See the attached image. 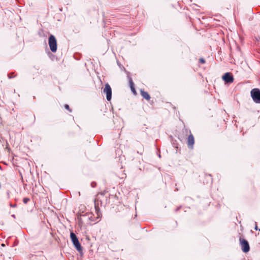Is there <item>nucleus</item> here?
Instances as JSON below:
<instances>
[{
  "instance_id": "f257e3e1",
  "label": "nucleus",
  "mask_w": 260,
  "mask_h": 260,
  "mask_svg": "<svg viewBox=\"0 0 260 260\" xmlns=\"http://www.w3.org/2000/svg\"><path fill=\"white\" fill-rule=\"evenodd\" d=\"M48 44L51 51L55 52L57 50V41L55 37L51 35L48 39Z\"/></svg>"
},
{
  "instance_id": "f03ea898",
  "label": "nucleus",
  "mask_w": 260,
  "mask_h": 260,
  "mask_svg": "<svg viewBox=\"0 0 260 260\" xmlns=\"http://www.w3.org/2000/svg\"><path fill=\"white\" fill-rule=\"evenodd\" d=\"M250 95L254 103L260 104V90L258 88L252 89Z\"/></svg>"
},
{
  "instance_id": "7ed1b4c3",
  "label": "nucleus",
  "mask_w": 260,
  "mask_h": 260,
  "mask_svg": "<svg viewBox=\"0 0 260 260\" xmlns=\"http://www.w3.org/2000/svg\"><path fill=\"white\" fill-rule=\"evenodd\" d=\"M70 237L76 249L79 252L81 251L82 250V246L76 235L74 233L71 232L70 234Z\"/></svg>"
},
{
  "instance_id": "20e7f679",
  "label": "nucleus",
  "mask_w": 260,
  "mask_h": 260,
  "mask_svg": "<svg viewBox=\"0 0 260 260\" xmlns=\"http://www.w3.org/2000/svg\"><path fill=\"white\" fill-rule=\"evenodd\" d=\"M239 241L242 251L244 252H248L250 250V247L248 241L242 237H240Z\"/></svg>"
},
{
  "instance_id": "39448f33",
  "label": "nucleus",
  "mask_w": 260,
  "mask_h": 260,
  "mask_svg": "<svg viewBox=\"0 0 260 260\" xmlns=\"http://www.w3.org/2000/svg\"><path fill=\"white\" fill-rule=\"evenodd\" d=\"M103 92L106 93V98L108 101H110L112 98V89L108 83L105 84Z\"/></svg>"
},
{
  "instance_id": "423d86ee",
  "label": "nucleus",
  "mask_w": 260,
  "mask_h": 260,
  "mask_svg": "<svg viewBox=\"0 0 260 260\" xmlns=\"http://www.w3.org/2000/svg\"><path fill=\"white\" fill-rule=\"evenodd\" d=\"M222 79L225 82L228 83H231L234 81V78L233 75L230 73H226L222 76Z\"/></svg>"
},
{
  "instance_id": "0eeeda50",
  "label": "nucleus",
  "mask_w": 260,
  "mask_h": 260,
  "mask_svg": "<svg viewBox=\"0 0 260 260\" xmlns=\"http://www.w3.org/2000/svg\"><path fill=\"white\" fill-rule=\"evenodd\" d=\"M194 143L193 136L190 134L187 138V145L188 148L192 149Z\"/></svg>"
},
{
  "instance_id": "6e6552de",
  "label": "nucleus",
  "mask_w": 260,
  "mask_h": 260,
  "mask_svg": "<svg viewBox=\"0 0 260 260\" xmlns=\"http://www.w3.org/2000/svg\"><path fill=\"white\" fill-rule=\"evenodd\" d=\"M99 201L98 200H95L94 201V208L95 210V213L97 215L98 218H100L102 216V213L100 211V209L99 207Z\"/></svg>"
},
{
  "instance_id": "1a4fd4ad",
  "label": "nucleus",
  "mask_w": 260,
  "mask_h": 260,
  "mask_svg": "<svg viewBox=\"0 0 260 260\" xmlns=\"http://www.w3.org/2000/svg\"><path fill=\"white\" fill-rule=\"evenodd\" d=\"M141 94L143 96V98L145 99L147 101L150 100V96L148 94V93L146 91L141 90Z\"/></svg>"
},
{
  "instance_id": "9d476101",
  "label": "nucleus",
  "mask_w": 260,
  "mask_h": 260,
  "mask_svg": "<svg viewBox=\"0 0 260 260\" xmlns=\"http://www.w3.org/2000/svg\"><path fill=\"white\" fill-rule=\"evenodd\" d=\"M129 84H130V86H131L132 91L133 92L136 93V90H135V89L134 86V83L133 82L132 78H129Z\"/></svg>"
},
{
  "instance_id": "9b49d317",
  "label": "nucleus",
  "mask_w": 260,
  "mask_h": 260,
  "mask_svg": "<svg viewBox=\"0 0 260 260\" xmlns=\"http://www.w3.org/2000/svg\"><path fill=\"white\" fill-rule=\"evenodd\" d=\"M15 76H16V75H14V73H11L8 74V77L9 79L13 78L15 77Z\"/></svg>"
},
{
  "instance_id": "f8f14e48",
  "label": "nucleus",
  "mask_w": 260,
  "mask_h": 260,
  "mask_svg": "<svg viewBox=\"0 0 260 260\" xmlns=\"http://www.w3.org/2000/svg\"><path fill=\"white\" fill-rule=\"evenodd\" d=\"M30 199L28 198H24L23 200V202L24 204H26L29 201Z\"/></svg>"
},
{
  "instance_id": "ddd939ff",
  "label": "nucleus",
  "mask_w": 260,
  "mask_h": 260,
  "mask_svg": "<svg viewBox=\"0 0 260 260\" xmlns=\"http://www.w3.org/2000/svg\"><path fill=\"white\" fill-rule=\"evenodd\" d=\"M64 108L66 109L69 110L70 112H72V110L70 109V106L68 104H66L64 105Z\"/></svg>"
},
{
  "instance_id": "4468645a",
  "label": "nucleus",
  "mask_w": 260,
  "mask_h": 260,
  "mask_svg": "<svg viewBox=\"0 0 260 260\" xmlns=\"http://www.w3.org/2000/svg\"><path fill=\"white\" fill-rule=\"evenodd\" d=\"M200 62L202 63H204L205 62V60L204 58H202L200 59Z\"/></svg>"
},
{
  "instance_id": "2eb2a0df",
  "label": "nucleus",
  "mask_w": 260,
  "mask_h": 260,
  "mask_svg": "<svg viewBox=\"0 0 260 260\" xmlns=\"http://www.w3.org/2000/svg\"><path fill=\"white\" fill-rule=\"evenodd\" d=\"M91 185L92 187H94L96 186V183L93 182L91 183Z\"/></svg>"
},
{
  "instance_id": "dca6fc26",
  "label": "nucleus",
  "mask_w": 260,
  "mask_h": 260,
  "mask_svg": "<svg viewBox=\"0 0 260 260\" xmlns=\"http://www.w3.org/2000/svg\"><path fill=\"white\" fill-rule=\"evenodd\" d=\"M10 206H11V207L14 208V207H16V204H14V205L10 204Z\"/></svg>"
},
{
  "instance_id": "f3484780",
  "label": "nucleus",
  "mask_w": 260,
  "mask_h": 260,
  "mask_svg": "<svg viewBox=\"0 0 260 260\" xmlns=\"http://www.w3.org/2000/svg\"><path fill=\"white\" fill-rule=\"evenodd\" d=\"M254 229H255V230H258V227H257V226L256 224H255V226Z\"/></svg>"
},
{
  "instance_id": "a211bd4d",
  "label": "nucleus",
  "mask_w": 260,
  "mask_h": 260,
  "mask_svg": "<svg viewBox=\"0 0 260 260\" xmlns=\"http://www.w3.org/2000/svg\"><path fill=\"white\" fill-rule=\"evenodd\" d=\"M12 217H14V218H15V215H12Z\"/></svg>"
},
{
  "instance_id": "6ab92c4d",
  "label": "nucleus",
  "mask_w": 260,
  "mask_h": 260,
  "mask_svg": "<svg viewBox=\"0 0 260 260\" xmlns=\"http://www.w3.org/2000/svg\"><path fill=\"white\" fill-rule=\"evenodd\" d=\"M2 246H5V244H2Z\"/></svg>"
}]
</instances>
